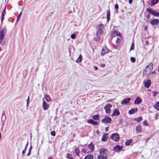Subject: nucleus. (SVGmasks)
Returning a JSON list of instances; mask_svg holds the SVG:
<instances>
[{
	"label": "nucleus",
	"mask_w": 159,
	"mask_h": 159,
	"mask_svg": "<svg viewBox=\"0 0 159 159\" xmlns=\"http://www.w3.org/2000/svg\"><path fill=\"white\" fill-rule=\"evenodd\" d=\"M71 154H69V153H68L67 154V158L68 159H71V158H72V157H71Z\"/></svg>",
	"instance_id": "nucleus-40"
},
{
	"label": "nucleus",
	"mask_w": 159,
	"mask_h": 159,
	"mask_svg": "<svg viewBox=\"0 0 159 159\" xmlns=\"http://www.w3.org/2000/svg\"><path fill=\"white\" fill-rule=\"evenodd\" d=\"M120 42V39L119 38H117V39L116 41V43H119Z\"/></svg>",
	"instance_id": "nucleus-47"
},
{
	"label": "nucleus",
	"mask_w": 159,
	"mask_h": 159,
	"mask_svg": "<svg viewBox=\"0 0 159 159\" xmlns=\"http://www.w3.org/2000/svg\"><path fill=\"white\" fill-rule=\"evenodd\" d=\"M120 112L118 108H116L114 109L113 111V113L111 115V116H117L120 115Z\"/></svg>",
	"instance_id": "nucleus-12"
},
{
	"label": "nucleus",
	"mask_w": 159,
	"mask_h": 159,
	"mask_svg": "<svg viewBox=\"0 0 159 159\" xmlns=\"http://www.w3.org/2000/svg\"><path fill=\"white\" fill-rule=\"evenodd\" d=\"M109 52V49L106 46L104 47L102 50L101 55L103 56L106 53H108Z\"/></svg>",
	"instance_id": "nucleus-9"
},
{
	"label": "nucleus",
	"mask_w": 159,
	"mask_h": 159,
	"mask_svg": "<svg viewBox=\"0 0 159 159\" xmlns=\"http://www.w3.org/2000/svg\"><path fill=\"white\" fill-rule=\"evenodd\" d=\"M99 151L101 155H104L105 156L107 155V153L108 152V150L105 148H102L99 149Z\"/></svg>",
	"instance_id": "nucleus-10"
},
{
	"label": "nucleus",
	"mask_w": 159,
	"mask_h": 159,
	"mask_svg": "<svg viewBox=\"0 0 159 159\" xmlns=\"http://www.w3.org/2000/svg\"><path fill=\"white\" fill-rule=\"evenodd\" d=\"M110 11L109 9L107 11V22H108L110 20Z\"/></svg>",
	"instance_id": "nucleus-21"
},
{
	"label": "nucleus",
	"mask_w": 159,
	"mask_h": 159,
	"mask_svg": "<svg viewBox=\"0 0 159 159\" xmlns=\"http://www.w3.org/2000/svg\"><path fill=\"white\" fill-rule=\"evenodd\" d=\"M6 14V7H5L2 12V14H1V21L2 22L4 18V16Z\"/></svg>",
	"instance_id": "nucleus-20"
},
{
	"label": "nucleus",
	"mask_w": 159,
	"mask_h": 159,
	"mask_svg": "<svg viewBox=\"0 0 159 159\" xmlns=\"http://www.w3.org/2000/svg\"><path fill=\"white\" fill-rule=\"evenodd\" d=\"M6 119V115L5 116H2V121H5Z\"/></svg>",
	"instance_id": "nucleus-35"
},
{
	"label": "nucleus",
	"mask_w": 159,
	"mask_h": 159,
	"mask_svg": "<svg viewBox=\"0 0 159 159\" xmlns=\"http://www.w3.org/2000/svg\"><path fill=\"white\" fill-rule=\"evenodd\" d=\"M158 113H157L155 114V119H156V120H157L158 119Z\"/></svg>",
	"instance_id": "nucleus-53"
},
{
	"label": "nucleus",
	"mask_w": 159,
	"mask_h": 159,
	"mask_svg": "<svg viewBox=\"0 0 159 159\" xmlns=\"http://www.w3.org/2000/svg\"><path fill=\"white\" fill-rule=\"evenodd\" d=\"M148 29V26H145L144 27V30L146 31Z\"/></svg>",
	"instance_id": "nucleus-56"
},
{
	"label": "nucleus",
	"mask_w": 159,
	"mask_h": 159,
	"mask_svg": "<svg viewBox=\"0 0 159 159\" xmlns=\"http://www.w3.org/2000/svg\"><path fill=\"white\" fill-rule=\"evenodd\" d=\"M153 96H155L157 94V92L156 91H153L152 92Z\"/></svg>",
	"instance_id": "nucleus-51"
},
{
	"label": "nucleus",
	"mask_w": 159,
	"mask_h": 159,
	"mask_svg": "<svg viewBox=\"0 0 159 159\" xmlns=\"http://www.w3.org/2000/svg\"><path fill=\"white\" fill-rule=\"evenodd\" d=\"M101 159H107V156L106 155L105 156L104 155H102Z\"/></svg>",
	"instance_id": "nucleus-45"
},
{
	"label": "nucleus",
	"mask_w": 159,
	"mask_h": 159,
	"mask_svg": "<svg viewBox=\"0 0 159 159\" xmlns=\"http://www.w3.org/2000/svg\"><path fill=\"white\" fill-rule=\"evenodd\" d=\"M122 121V119L121 118H120L119 119V124H121Z\"/></svg>",
	"instance_id": "nucleus-58"
},
{
	"label": "nucleus",
	"mask_w": 159,
	"mask_h": 159,
	"mask_svg": "<svg viewBox=\"0 0 159 159\" xmlns=\"http://www.w3.org/2000/svg\"><path fill=\"white\" fill-rule=\"evenodd\" d=\"M28 142L27 143H26V145H25V148L24 149H25V150H26V149H27V147H28Z\"/></svg>",
	"instance_id": "nucleus-54"
},
{
	"label": "nucleus",
	"mask_w": 159,
	"mask_h": 159,
	"mask_svg": "<svg viewBox=\"0 0 159 159\" xmlns=\"http://www.w3.org/2000/svg\"><path fill=\"white\" fill-rule=\"evenodd\" d=\"M88 158L89 159H93V156L91 154H88Z\"/></svg>",
	"instance_id": "nucleus-32"
},
{
	"label": "nucleus",
	"mask_w": 159,
	"mask_h": 159,
	"mask_svg": "<svg viewBox=\"0 0 159 159\" xmlns=\"http://www.w3.org/2000/svg\"><path fill=\"white\" fill-rule=\"evenodd\" d=\"M134 49V43H132L131 44L130 48V51H131V50Z\"/></svg>",
	"instance_id": "nucleus-38"
},
{
	"label": "nucleus",
	"mask_w": 159,
	"mask_h": 159,
	"mask_svg": "<svg viewBox=\"0 0 159 159\" xmlns=\"http://www.w3.org/2000/svg\"><path fill=\"white\" fill-rule=\"evenodd\" d=\"M93 121L94 120L92 119H90L87 120V122L89 124H92Z\"/></svg>",
	"instance_id": "nucleus-37"
},
{
	"label": "nucleus",
	"mask_w": 159,
	"mask_h": 159,
	"mask_svg": "<svg viewBox=\"0 0 159 159\" xmlns=\"http://www.w3.org/2000/svg\"><path fill=\"white\" fill-rule=\"evenodd\" d=\"M159 23V20L158 19H155L150 21V23L152 25H157Z\"/></svg>",
	"instance_id": "nucleus-11"
},
{
	"label": "nucleus",
	"mask_w": 159,
	"mask_h": 159,
	"mask_svg": "<svg viewBox=\"0 0 159 159\" xmlns=\"http://www.w3.org/2000/svg\"><path fill=\"white\" fill-rule=\"evenodd\" d=\"M22 11H21L20 13L19 14V16H18L17 17V19H16V23H18L21 16L22 15Z\"/></svg>",
	"instance_id": "nucleus-31"
},
{
	"label": "nucleus",
	"mask_w": 159,
	"mask_h": 159,
	"mask_svg": "<svg viewBox=\"0 0 159 159\" xmlns=\"http://www.w3.org/2000/svg\"><path fill=\"white\" fill-rule=\"evenodd\" d=\"M51 134L52 136H55L56 135V133L54 131H53L51 132Z\"/></svg>",
	"instance_id": "nucleus-43"
},
{
	"label": "nucleus",
	"mask_w": 159,
	"mask_h": 159,
	"mask_svg": "<svg viewBox=\"0 0 159 159\" xmlns=\"http://www.w3.org/2000/svg\"><path fill=\"white\" fill-rule=\"evenodd\" d=\"M116 33H117V34L118 33L119 34H120V32H118V31H115V30H114L113 31V34H116Z\"/></svg>",
	"instance_id": "nucleus-52"
},
{
	"label": "nucleus",
	"mask_w": 159,
	"mask_h": 159,
	"mask_svg": "<svg viewBox=\"0 0 159 159\" xmlns=\"http://www.w3.org/2000/svg\"><path fill=\"white\" fill-rule=\"evenodd\" d=\"M150 13H148L146 16V17L148 19L150 18Z\"/></svg>",
	"instance_id": "nucleus-49"
},
{
	"label": "nucleus",
	"mask_w": 159,
	"mask_h": 159,
	"mask_svg": "<svg viewBox=\"0 0 159 159\" xmlns=\"http://www.w3.org/2000/svg\"><path fill=\"white\" fill-rule=\"evenodd\" d=\"M98 122L94 120L92 125H98Z\"/></svg>",
	"instance_id": "nucleus-44"
},
{
	"label": "nucleus",
	"mask_w": 159,
	"mask_h": 159,
	"mask_svg": "<svg viewBox=\"0 0 159 159\" xmlns=\"http://www.w3.org/2000/svg\"><path fill=\"white\" fill-rule=\"evenodd\" d=\"M32 149V147L31 146H30V148L29 149L28 153L27 154V156H29L31 153V150Z\"/></svg>",
	"instance_id": "nucleus-34"
},
{
	"label": "nucleus",
	"mask_w": 159,
	"mask_h": 159,
	"mask_svg": "<svg viewBox=\"0 0 159 159\" xmlns=\"http://www.w3.org/2000/svg\"><path fill=\"white\" fill-rule=\"evenodd\" d=\"M75 152L77 156H79L80 151L78 148H76L75 150Z\"/></svg>",
	"instance_id": "nucleus-30"
},
{
	"label": "nucleus",
	"mask_w": 159,
	"mask_h": 159,
	"mask_svg": "<svg viewBox=\"0 0 159 159\" xmlns=\"http://www.w3.org/2000/svg\"><path fill=\"white\" fill-rule=\"evenodd\" d=\"M112 107V106L110 104H108L106 105L104 107L105 110L106 112L107 113H109L111 111V108Z\"/></svg>",
	"instance_id": "nucleus-6"
},
{
	"label": "nucleus",
	"mask_w": 159,
	"mask_h": 159,
	"mask_svg": "<svg viewBox=\"0 0 159 159\" xmlns=\"http://www.w3.org/2000/svg\"><path fill=\"white\" fill-rule=\"evenodd\" d=\"M130 61L134 63L135 61V59L134 57H131L130 58Z\"/></svg>",
	"instance_id": "nucleus-39"
},
{
	"label": "nucleus",
	"mask_w": 159,
	"mask_h": 159,
	"mask_svg": "<svg viewBox=\"0 0 159 159\" xmlns=\"http://www.w3.org/2000/svg\"><path fill=\"white\" fill-rule=\"evenodd\" d=\"M26 151V150H25V149H24L22 151V153L23 154L22 156H23V155H24L23 154L25 153Z\"/></svg>",
	"instance_id": "nucleus-57"
},
{
	"label": "nucleus",
	"mask_w": 159,
	"mask_h": 159,
	"mask_svg": "<svg viewBox=\"0 0 159 159\" xmlns=\"http://www.w3.org/2000/svg\"><path fill=\"white\" fill-rule=\"evenodd\" d=\"M110 138L112 140L116 142H118L119 141L120 137L118 133H116L112 134L110 136Z\"/></svg>",
	"instance_id": "nucleus-3"
},
{
	"label": "nucleus",
	"mask_w": 159,
	"mask_h": 159,
	"mask_svg": "<svg viewBox=\"0 0 159 159\" xmlns=\"http://www.w3.org/2000/svg\"><path fill=\"white\" fill-rule=\"evenodd\" d=\"M156 0H152L150 3V5L151 6H153L157 3H156Z\"/></svg>",
	"instance_id": "nucleus-27"
},
{
	"label": "nucleus",
	"mask_w": 159,
	"mask_h": 159,
	"mask_svg": "<svg viewBox=\"0 0 159 159\" xmlns=\"http://www.w3.org/2000/svg\"><path fill=\"white\" fill-rule=\"evenodd\" d=\"M86 152V150L84 148H83L82 150V152L84 153H85Z\"/></svg>",
	"instance_id": "nucleus-55"
},
{
	"label": "nucleus",
	"mask_w": 159,
	"mask_h": 159,
	"mask_svg": "<svg viewBox=\"0 0 159 159\" xmlns=\"http://www.w3.org/2000/svg\"><path fill=\"white\" fill-rule=\"evenodd\" d=\"M108 130H109V129H108V127L106 128L105 130L106 131H108Z\"/></svg>",
	"instance_id": "nucleus-64"
},
{
	"label": "nucleus",
	"mask_w": 159,
	"mask_h": 159,
	"mask_svg": "<svg viewBox=\"0 0 159 159\" xmlns=\"http://www.w3.org/2000/svg\"><path fill=\"white\" fill-rule=\"evenodd\" d=\"M2 39H0V44H1L2 43V44L3 45L4 44H5L6 43V42H2Z\"/></svg>",
	"instance_id": "nucleus-46"
},
{
	"label": "nucleus",
	"mask_w": 159,
	"mask_h": 159,
	"mask_svg": "<svg viewBox=\"0 0 159 159\" xmlns=\"http://www.w3.org/2000/svg\"><path fill=\"white\" fill-rule=\"evenodd\" d=\"M6 115L5 113V111H3L2 116H5Z\"/></svg>",
	"instance_id": "nucleus-60"
},
{
	"label": "nucleus",
	"mask_w": 159,
	"mask_h": 159,
	"mask_svg": "<svg viewBox=\"0 0 159 159\" xmlns=\"http://www.w3.org/2000/svg\"><path fill=\"white\" fill-rule=\"evenodd\" d=\"M102 155H101L100 154L97 157L98 159H101Z\"/></svg>",
	"instance_id": "nucleus-50"
},
{
	"label": "nucleus",
	"mask_w": 159,
	"mask_h": 159,
	"mask_svg": "<svg viewBox=\"0 0 159 159\" xmlns=\"http://www.w3.org/2000/svg\"><path fill=\"white\" fill-rule=\"evenodd\" d=\"M147 11L149 13L152 15L154 16L159 17V12L156 11L151 8H147Z\"/></svg>",
	"instance_id": "nucleus-2"
},
{
	"label": "nucleus",
	"mask_w": 159,
	"mask_h": 159,
	"mask_svg": "<svg viewBox=\"0 0 159 159\" xmlns=\"http://www.w3.org/2000/svg\"><path fill=\"white\" fill-rule=\"evenodd\" d=\"M102 26V25L101 24H100L99 26V28L98 29L96 33V36H100L102 34V30L101 29V26Z\"/></svg>",
	"instance_id": "nucleus-14"
},
{
	"label": "nucleus",
	"mask_w": 159,
	"mask_h": 159,
	"mask_svg": "<svg viewBox=\"0 0 159 159\" xmlns=\"http://www.w3.org/2000/svg\"><path fill=\"white\" fill-rule=\"evenodd\" d=\"M144 86L146 88H148L151 85V81L150 79H148L146 81L143 82Z\"/></svg>",
	"instance_id": "nucleus-8"
},
{
	"label": "nucleus",
	"mask_w": 159,
	"mask_h": 159,
	"mask_svg": "<svg viewBox=\"0 0 159 159\" xmlns=\"http://www.w3.org/2000/svg\"><path fill=\"white\" fill-rule=\"evenodd\" d=\"M100 39V36H97V37L94 38L95 41H99Z\"/></svg>",
	"instance_id": "nucleus-33"
},
{
	"label": "nucleus",
	"mask_w": 159,
	"mask_h": 159,
	"mask_svg": "<svg viewBox=\"0 0 159 159\" xmlns=\"http://www.w3.org/2000/svg\"><path fill=\"white\" fill-rule=\"evenodd\" d=\"M88 147V148L90 150L91 152H93L94 151V144L92 142H91L89 144Z\"/></svg>",
	"instance_id": "nucleus-16"
},
{
	"label": "nucleus",
	"mask_w": 159,
	"mask_h": 159,
	"mask_svg": "<svg viewBox=\"0 0 159 159\" xmlns=\"http://www.w3.org/2000/svg\"><path fill=\"white\" fill-rule=\"evenodd\" d=\"M29 100H30V97L28 96V99L27 100V105L26 106L27 107L29 106Z\"/></svg>",
	"instance_id": "nucleus-42"
},
{
	"label": "nucleus",
	"mask_w": 159,
	"mask_h": 159,
	"mask_svg": "<svg viewBox=\"0 0 159 159\" xmlns=\"http://www.w3.org/2000/svg\"><path fill=\"white\" fill-rule=\"evenodd\" d=\"M133 139H130L129 140H128L125 143V145L126 146H129L130 143L132 142Z\"/></svg>",
	"instance_id": "nucleus-23"
},
{
	"label": "nucleus",
	"mask_w": 159,
	"mask_h": 159,
	"mask_svg": "<svg viewBox=\"0 0 159 159\" xmlns=\"http://www.w3.org/2000/svg\"><path fill=\"white\" fill-rule=\"evenodd\" d=\"M129 4H131L132 2V0H129Z\"/></svg>",
	"instance_id": "nucleus-61"
},
{
	"label": "nucleus",
	"mask_w": 159,
	"mask_h": 159,
	"mask_svg": "<svg viewBox=\"0 0 159 159\" xmlns=\"http://www.w3.org/2000/svg\"><path fill=\"white\" fill-rule=\"evenodd\" d=\"M92 118L94 120H98L99 119V115H94L93 116Z\"/></svg>",
	"instance_id": "nucleus-29"
},
{
	"label": "nucleus",
	"mask_w": 159,
	"mask_h": 159,
	"mask_svg": "<svg viewBox=\"0 0 159 159\" xmlns=\"http://www.w3.org/2000/svg\"><path fill=\"white\" fill-rule=\"evenodd\" d=\"M115 8L116 10H117L119 8V6L117 4H116L115 5Z\"/></svg>",
	"instance_id": "nucleus-48"
},
{
	"label": "nucleus",
	"mask_w": 159,
	"mask_h": 159,
	"mask_svg": "<svg viewBox=\"0 0 159 159\" xmlns=\"http://www.w3.org/2000/svg\"><path fill=\"white\" fill-rule=\"evenodd\" d=\"M93 68H94V69L96 70H98V68L97 66H93Z\"/></svg>",
	"instance_id": "nucleus-59"
},
{
	"label": "nucleus",
	"mask_w": 159,
	"mask_h": 159,
	"mask_svg": "<svg viewBox=\"0 0 159 159\" xmlns=\"http://www.w3.org/2000/svg\"><path fill=\"white\" fill-rule=\"evenodd\" d=\"M142 99L139 97H137L134 101V104H140L142 102Z\"/></svg>",
	"instance_id": "nucleus-13"
},
{
	"label": "nucleus",
	"mask_w": 159,
	"mask_h": 159,
	"mask_svg": "<svg viewBox=\"0 0 159 159\" xmlns=\"http://www.w3.org/2000/svg\"><path fill=\"white\" fill-rule=\"evenodd\" d=\"M154 107L157 110H159V101L157 102L154 106Z\"/></svg>",
	"instance_id": "nucleus-26"
},
{
	"label": "nucleus",
	"mask_w": 159,
	"mask_h": 159,
	"mask_svg": "<svg viewBox=\"0 0 159 159\" xmlns=\"http://www.w3.org/2000/svg\"><path fill=\"white\" fill-rule=\"evenodd\" d=\"M131 100V98H128L124 99L121 102V104H127L129 102V101Z\"/></svg>",
	"instance_id": "nucleus-15"
},
{
	"label": "nucleus",
	"mask_w": 159,
	"mask_h": 159,
	"mask_svg": "<svg viewBox=\"0 0 159 159\" xmlns=\"http://www.w3.org/2000/svg\"><path fill=\"white\" fill-rule=\"evenodd\" d=\"M123 148V147L122 146L117 145L114 147L113 150L115 152H119L121 151Z\"/></svg>",
	"instance_id": "nucleus-4"
},
{
	"label": "nucleus",
	"mask_w": 159,
	"mask_h": 159,
	"mask_svg": "<svg viewBox=\"0 0 159 159\" xmlns=\"http://www.w3.org/2000/svg\"><path fill=\"white\" fill-rule=\"evenodd\" d=\"M76 35L75 34H72L71 35V38L72 39H74L76 37Z\"/></svg>",
	"instance_id": "nucleus-41"
},
{
	"label": "nucleus",
	"mask_w": 159,
	"mask_h": 159,
	"mask_svg": "<svg viewBox=\"0 0 159 159\" xmlns=\"http://www.w3.org/2000/svg\"><path fill=\"white\" fill-rule=\"evenodd\" d=\"M107 134H104L103 135L101 139L102 141L105 142L107 141V139L108 138L107 136Z\"/></svg>",
	"instance_id": "nucleus-19"
},
{
	"label": "nucleus",
	"mask_w": 159,
	"mask_h": 159,
	"mask_svg": "<svg viewBox=\"0 0 159 159\" xmlns=\"http://www.w3.org/2000/svg\"><path fill=\"white\" fill-rule=\"evenodd\" d=\"M143 120L142 117L141 116L138 118H135L134 119V120L137 121L138 122H139L142 121Z\"/></svg>",
	"instance_id": "nucleus-24"
},
{
	"label": "nucleus",
	"mask_w": 159,
	"mask_h": 159,
	"mask_svg": "<svg viewBox=\"0 0 159 159\" xmlns=\"http://www.w3.org/2000/svg\"><path fill=\"white\" fill-rule=\"evenodd\" d=\"M136 130L137 133H140L142 132V128L141 125H139L136 126Z\"/></svg>",
	"instance_id": "nucleus-18"
},
{
	"label": "nucleus",
	"mask_w": 159,
	"mask_h": 159,
	"mask_svg": "<svg viewBox=\"0 0 159 159\" xmlns=\"http://www.w3.org/2000/svg\"><path fill=\"white\" fill-rule=\"evenodd\" d=\"M143 125L146 126H148L149 125L147 120H145L143 121Z\"/></svg>",
	"instance_id": "nucleus-36"
},
{
	"label": "nucleus",
	"mask_w": 159,
	"mask_h": 159,
	"mask_svg": "<svg viewBox=\"0 0 159 159\" xmlns=\"http://www.w3.org/2000/svg\"><path fill=\"white\" fill-rule=\"evenodd\" d=\"M43 109L44 110H47L49 107V105L47 104L46 102L45 101L43 102Z\"/></svg>",
	"instance_id": "nucleus-22"
},
{
	"label": "nucleus",
	"mask_w": 159,
	"mask_h": 159,
	"mask_svg": "<svg viewBox=\"0 0 159 159\" xmlns=\"http://www.w3.org/2000/svg\"><path fill=\"white\" fill-rule=\"evenodd\" d=\"M138 109L137 108L131 109L129 111L128 113L130 114H133L138 111Z\"/></svg>",
	"instance_id": "nucleus-17"
},
{
	"label": "nucleus",
	"mask_w": 159,
	"mask_h": 159,
	"mask_svg": "<svg viewBox=\"0 0 159 159\" xmlns=\"http://www.w3.org/2000/svg\"><path fill=\"white\" fill-rule=\"evenodd\" d=\"M45 97L46 100L47 102H49V101H50V100H51L50 97L49 95L46 94L45 95Z\"/></svg>",
	"instance_id": "nucleus-28"
},
{
	"label": "nucleus",
	"mask_w": 159,
	"mask_h": 159,
	"mask_svg": "<svg viewBox=\"0 0 159 159\" xmlns=\"http://www.w3.org/2000/svg\"><path fill=\"white\" fill-rule=\"evenodd\" d=\"M155 74V71H153L152 73H151V74L152 75H154Z\"/></svg>",
	"instance_id": "nucleus-62"
},
{
	"label": "nucleus",
	"mask_w": 159,
	"mask_h": 159,
	"mask_svg": "<svg viewBox=\"0 0 159 159\" xmlns=\"http://www.w3.org/2000/svg\"><path fill=\"white\" fill-rule=\"evenodd\" d=\"M148 40L146 41L145 45H148Z\"/></svg>",
	"instance_id": "nucleus-63"
},
{
	"label": "nucleus",
	"mask_w": 159,
	"mask_h": 159,
	"mask_svg": "<svg viewBox=\"0 0 159 159\" xmlns=\"http://www.w3.org/2000/svg\"><path fill=\"white\" fill-rule=\"evenodd\" d=\"M153 68V64L150 63L148 65L146 66L143 71V75H148L152 72Z\"/></svg>",
	"instance_id": "nucleus-1"
},
{
	"label": "nucleus",
	"mask_w": 159,
	"mask_h": 159,
	"mask_svg": "<svg viewBox=\"0 0 159 159\" xmlns=\"http://www.w3.org/2000/svg\"><path fill=\"white\" fill-rule=\"evenodd\" d=\"M82 60V56L81 55H80L79 56L78 58L76 61V62L77 63H79Z\"/></svg>",
	"instance_id": "nucleus-25"
},
{
	"label": "nucleus",
	"mask_w": 159,
	"mask_h": 159,
	"mask_svg": "<svg viewBox=\"0 0 159 159\" xmlns=\"http://www.w3.org/2000/svg\"><path fill=\"white\" fill-rule=\"evenodd\" d=\"M6 32V28L5 27H3L2 30L0 31V39H3L5 36V34Z\"/></svg>",
	"instance_id": "nucleus-5"
},
{
	"label": "nucleus",
	"mask_w": 159,
	"mask_h": 159,
	"mask_svg": "<svg viewBox=\"0 0 159 159\" xmlns=\"http://www.w3.org/2000/svg\"><path fill=\"white\" fill-rule=\"evenodd\" d=\"M102 121L104 123H110L111 121V119L109 117L106 116L102 120Z\"/></svg>",
	"instance_id": "nucleus-7"
}]
</instances>
